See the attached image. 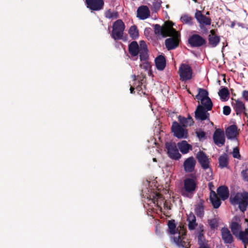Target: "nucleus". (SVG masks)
Wrapping results in <instances>:
<instances>
[{"label": "nucleus", "mask_w": 248, "mask_h": 248, "mask_svg": "<svg viewBox=\"0 0 248 248\" xmlns=\"http://www.w3.org/2000/svg\"><path fill=\"white\" fill-rule=\"evenodd\" d=\"M192 177L186 178L184 180L183 186L181 193L182 196L191 198L197 188V177L191 174Z\"/></svg>", "instance_id": "nucleus-1"}, {"label": "nucleus", "mask_w": 248, "mask_h": 248, "mask_svg": "<svg viewBox=\"0 0 248 248\" xmlns=\"http://www.w3.org/2000/svg\"><path fill=\"white\" fill-rule=\"evenodd\" d=\"M230 201L232 204L238 205L240 210L244 213L248 206V192H237L233 196L231 195Z\"/></svg>", "instance_id": "nucleus-2"}, {"label": "nucleus", "mask_w": 248, "mask_h": 248, "mask_svg": "<svg viewBox=\"0 0 248 248\" xmlns=\"http://www.w3.org/2000/svg\"><path fill=\"white\" fill-rule=\"evenodd\" d=\"M154 33L157 36H161L163 38L172 36L176 32V30L172 27V25L170 22H165L164 25L161 26L159 24L153 25Z\"/></svg>", "instance_id": "nucleus-3"}, {"label": "nucleus", "mask_w": 248, "mask_h": 248, "mask_svg": "<svg viewBox=\"0 0 248 248\" xmlns=\"http://www.w3.org/2000/svg\"><path fill=\"white\" fill-rule=\"evenodd\" d=\"M230 228L233 234L235 236L238 235L239 239L244 245V248H247V246L248 245V228L244 232L240 231L241 226L236 222H232Z\"/></svg>", "instance_id": "nucleus-4"}, {"label": "nucleus", "mask_w": 248, "mask_h": 248, "mask_svg": "<svg viewBox=\"0 0 248 248\" xmlns=\"http://www.w3.org/2000/svg\"><path fill=\"white\" fill-rule=\"evenodd\" d=\"M125 29L124 23L121 19H118L114 22L111 36L115 40L122 39Z\"/></svg>", "instance_id": "nucleus-5"}, {"label": "nucleus", "mask_w": 248, "mask_h": 248, "mask_svg": "<svg viewBox=\"0 0 248 248\" xmlns=\"http://www.w3.org/2000/svg\"><path fill=\"white\" fill-rule=\"evenodd\" d=\"M171 130L174 136L178 139H186L188 137L187 129L176 121L172 123Z\"/></svg>", "instance_id": "nucleus-6"}, {"label": "nucleus", "mask_w": 248, "mask_h": 248, "mask_svg": "<svg viewBox=\"0 0 248 248\" xmlns=\"http://www.w3.org/2000/svg\"><path fill=\"white\" fill-rule=\"evenodd\" d=\"M194 17L199 23L200 29L205 32L207 31L205 26L211 25V19L203 15L202 11L198 10H196Z\"/></svg>", "instance_id": "nucleus-7"}, {"label": "nucleus", "mask_w": 248, "mask_h": 248, "mask_svg": "<svg viewBox=\"0 0 248 248\" xmlns=\"http://www.w3.org/2000/svg\"><path fill=\"white\" fill-rule=\"evenodd\" d=\"M196 158L202 169L206 170L210 169V170L212 171V169L210 167L211 159L204 152L202 151H199L196 155Z\"/></svg>", "instance_id": "nucleus-8"}, {"label": "nucleus", "mask_w": 248, "mask_h": 248, "mask_svg": "<svg viewBox=\"0 0 248 248\" xmlns=\"http://www.w3.org/2000/svg\"><path fill=\"white\" fill-rule=\"evenodd\" d=\"M193 71L189 65L185 63L181 64L179 69L180 80L186 81L190 80L192 77Z\"/></svg>", "instance_id": "nucleus-9"}, {"label": "nucleus", "mask_w": 248, "mask_h": 248, "mask_svg": "<svg viewBox=\"0 0 248 248\" xmlns=\"http://www.w3.org/2000/svg\"><path fill=\"white\" fill-rule=\"evenodd\" d=\"M165 148L167 150L168 156L171 159L178 160L181 157V155L179 153L176 143L173 142H167Z\"/></svg>", "instance_id": "nucleus-10"}, {"label": "nucleus", "mask_w": 248, "mask_h": 248, "mask_svg": "<svg viewBox=\"0 0 248 248\" xmlns=\"http://www.w3.org/2000/svg\"><path fill=\"white\" fill-rule=\"evenodd\" d=\"M188 42L191 47H200L206 44V40L198 34H194L189 36Z\"/></svg>", "instance_id": "nucleus-11"}, {"label": "nucleus", "mask_w": 248, "mask_h": 248, "mask_svg": "<svg viewBox=\"0 0 248 248\" xmlns=\"http://www.w3.org/2000/svg\"><path fill=\"white\" fill-rule=\"evenodd\" d=\"M170 37H171L166 39L165 41L166 47L168 50L177 48L180 41V35L176 31V32Z\"/></svg>", "instance_id": "nucleus-12"}, {"label": "nucleus", "mask_w": 248, "mask_h": 248, "mask_svg": "<svg viewBox=\"0 0 248 248\" xmlns=\"http://www.w3.org/2000/svg\"><path fill=\"white\" fill-rule=\"evenodd\" d=\"M213 139L217 146L220 147L224 145L225 142L224 131L220 128L217 129L214 133Z\"/></svg>", "instance_id": "nucleus-13"}, {"label": "nucleus", "mask_w": 248, "mask_h": 248, "mask_svg": "<svg viewBox=\"0 0 248 248\" xmlns=\"http://www.w3.org/2000/svg\"><path fill=\"white\" fill-rule=\"evenodd\" d=\"M85 3L88 8L94 11L103 9L104 5L103 0H85Z\"/></svg>", "instance_id": "nucleus-14"}, {"label": "nucleus", "mask_w": 248, "mask_h": 248, "mask_svg": "<svg viewBox=\"0 0 248 248\" xmlns=\"http://www.w3.org/2000/svg\"><path fill=\"white\" fill-rule=\"evenodd\" d=\"M202 106L199 105L195 111V118L197 120L204 121L209 119V113Z\"/></svg>", "instance_id": "nucleus-15"}, {"label": "nucleus", "mask_w": 248, "mask_h": 248, "mask_svg": "<svg viewBox=\"0 0 248 248\" xmlns=\"http://www.w3.org/2000/svg\"><path fill=\"white\" fill-rule=\"evenodd\" d=\"M186 233V232H185L181 235L180 232H179L178 236L173 237L174 242L179 248H189L190 246L189 242L185 240Z\"/></svg>", "instance_id": "nucleus-16"}, {"label": "nucleus", "mask_w": 248, "mask_h": 248, "mask_svg": "<svg viewBox=\"0 0 248 248\" xmlns=\"http://www.w3.org/2000/svg\"><path fill=\"white\" fill-rule=\"evenodd\" d=\"M232 105L237 115H240L246 110L245 104L239 99L232 98Z\"/></svg>", "instance_id": "nucleus-17"}, {"label": "nucleus", "mask_w": 248, "mask_h": 248, "mask_svg": "<svg viewBox=\"0 0 248 248\" xmlns=\"http://www.w3.org/2000/svg\"><path fill=\"white\" fill-rule=\"evenodd\" d=\"M196 164V160L193 156H190L186 159L183 164L185 172L187 173L192 172L195 170Z\"/></svg>", "instance_id": "nucleus-18"}, {"label": "nucleus", "mask_w": 248, "mask_h": 248, "mask_svg": "<svg viewBox=\"0 0 248 248\" xmlns=\"http://www.w3.org/2000/svg\"><path fill=\"white\" fill-rule=\"evenodd\" d=\"M222 240L225 244H231L233 241V238L229 230L226 227H223L221 230Z\"/></svg>", "instance_id": "nucleus-19"}, {"label": "nucleus", "mask_w": 248, "mask_h": 248, "mask_svg": "<svg viewBox=\"0 0 248 248\" xmlns=\"http://www.w3.org/2000/svg\"><path fill=\"white\" fill-rule=\"evenodd\" d=\"M225 134L228 139H235L238 135L237 127L236 125L233 124L229 126L225 131Z\"/></svg>", "instance_id": "nucleus-20"}, {"label": "nucleus", "mask_w": 248, "mask_h": 248, "mask_svg": "<svg viewBox=\"0 0 248 248\" xmlns=\"http://www.w3.org/2000/svg\"><path fill=\"white\" fill-rule=\"evenodd\" d=\"M150 12L147 6H141L137 10V17L140 19L144 20L148 18Z\"/></svg>", "instance_id": "nucleus-21"}, {"label": "nucleus", "mask_w": 248, "mask_h": 248, "mask_svg": "<svg viewBox=\"0 0 248 248\" xmlns=\"http://www.w3.org/2000/svg\"><path fill=\"white\" fill-rule=\"evenodd\" d=\"M139 53L140 54L141 61H146L148 60V54L147 47L145 42L143 41L140 42V49Z\"/></svg>", "instance_id": "nucleus-22"}, {"label": "nucleus", "mask_w": 248, "mask_h": 248, "mask_svg": "<svg viewBox=\"0 0 248 248\" xmlns=\"http://www.w3.org/2000/svg\"><path fill=\"white\" fill-rule=\"evenodd\" d=\"M195 213L197 216L202 218L204 215V201L201 200L195 206Z\"/></svg>", "instance_id": "nucleus-23"}, {"label": "nucleus", "mask_w": 248, "mask_h": 248, "mask_svg": "<svg viewBox=\"0 0 248 248\" xmlns=\"http://www.w3.org/2000/svg\"><path fill=\"white\" fill-rule=\"evenodd\" d=\"M217 194L223 201L227 199L229 196L228 188L225 186H219L217 189Z\"/></svg>", "instance_id": "nucleus-24"}, {"label": "nucleus", "mask_w": 248, "mask_h": 248, "mask_svg": "<svg viewBox=\"0 0 248 248\" xmlns=\"http://www.w3.org/2000/svg\"><path fill=\"white\" fill-rule=\"evenodd\" d=\"M229 158L228 155L224 153L218 157L219 167L221 169L229 168Z\"/></svg>", "instance_id": "nucleus-25"}, {"label": "nucleus", "mask_w": 248, "mask_h": 248, "mask_svg": "<svg viewBox=\"0 0 248 248\" xmlns=\"http://www.w3.org/2000/svg\"><path fill=\"white\" fill-rule=\"evenodd\" d=\"M177 146L183 154H186L188 153L190 150H192V146L188 144L186 140H183L181 142H178L177 143Z\"/></svg>", "instance_id": "nucleus-26"}, {"label": "nucleus", "mask_w": 248, "mask_h": 248, "mask_svg": "<svg viewBox=\"0 0 248 248\" xmlns=\"http://www.w3.org/2000/svg\"><path fill=\"white\" fill-rule=\"evenodd\" d=\"M155 63L156 68L158 70H163L166 65V61L165 57L163 55H159L155 58Z\"/></svg>", "instance_id": "nucleus-27"}, {"label": "nucleus", "mask_w": 248, "mask_h": 248, "mask_svg": "<svg viewBox=\"0 0 248 248\" xmlns=\"http://www.w3.org/2000/svg\"><path fill=\"white\" fill-rule=\"evenodd\" d=\"M210 200L214 208L217 209L221 205V202L220 200L214 191H211L210 192Z\"/></svg>", "instance_id": "nucleus-28"}, {"label": "nucleus", "mask_w": 248, "mask_h": 248, "mask_svg": "<svg viewBox=\"0 0 248 248\" xmlns=\"http://www.w3.org/2000/svg\"><path fill=\"white\" fill-rule=\"evenodd\" d=\"M140 46H139L138 43L134 41L132 42L128 46V51L132 56H137L139 52Z\"/></svg>", "instance_id": "nucleus-29"}, {"label": "nucleus", "mask_w": 248, "mask_h": 248, "mask_svg": "<svg viewBox=\"0 0 248 248\" xmlns=\"http://www.w3.org/2000/svg\"><path fill=\"white\" fill-rule=\"evenodd\" d=\"M187 221H188V227L189 230H193L198 226L196 222V218L194 214L191 212L188 216Z\"/></svg>", "instance_id": "nucleus-30"}, {"label": "nucleus", "mask_w": 248, "mask_h": 248, "mask_svg": "<svg viewBox=\"0 0 248 248\" xmlns=\"http://www.w3.org/2000/svg\"><path fill=\"white\" fill-rule=\"evenodd\" d=\"M208 44L212 47H216L220 42V38L219 36L208 35Z\"/></svg>", "instance_id": "nucleus-31"}, {"label": "nucleus", "mask_w": 248, "mask_h": 248, "mask_svg": "<svg viewBox=\"0 0 248 248\" xmlns=\"http://www.w3.org/2000/svg\"><path fill=\"white\" fill-rule=\"evenodd\" d=\"M153 201L154 203L156 204L157 207L161 208V205L163 202L164 198L162 194L156 193L153 196Z\"/></svg>", "instance_id": "nucleus-32"}, {"label": "nucleus", "mask_w": 248, "mask_h": 248, "mask_svg": "<svg viewBox=\"0 0 248 248\" xmlns=\"http://www.w3.org/2000/svg\"><path fill=\"white\" fill-rule=\"evenodd\" d=\"M218 95L223 101H227L230 96L229 91L227 87H223L218 92Z\"/></svg>", "instance_id": "nucleus-33"}, {"label": "nucleus", "mask_w": 248, "mask_h": 248, "mask_svg": "<svg viewBox=\"0 0 248 248\" xmlns=\"http://www.w3.org/2000/svg\"><path fill=\"white\" fill-rule=\"evenodd\" d=\"M201 103L202 106L205 108L207 110H211L213 108V103L211 99L208 97L205 99H201Z\"/></svg>", "instance_id": "nucleus-34"}, {"label": "nucleus", "mask_w": 248, "mask_h": 248, "mask_svg": "<svg viewBox=\"0 0 248 248\" xmlns=\"http://www.w3.org/2000/svg\"><path fill=\"white\" fill-rule=\"evenodd\" d=\"M219 219L217 217H214L212 219H208L207 222L211 230H215L217 229Z\"/></svg>", "instance_id": "nucleus-35"}, {"label": "nucleus", "mask_w": 248, "mask_h": 248, "mask_svg": "<svg viewBox=\"0 0 248 248\" xmlns=\"http://www.w3.org/2000/svg\"><path fill=\"white\" fill-rule=\"evenodd\" d=\"M208 97V92L207 90L202 88H198V93L196 96V98L199 100L205 99Z\"/></svg>", "instance_id": "nucleus-36"}, {"label": "nucleus", "mask_w": 248, "mask_h": 248, "mask_svg": "<svg viewBox=\"0 0 248 248\" xmlns=\"http://www.w3.org/2000/svg\"><path fill=\"white\" fill-rule=\"evenodd\" d=\"M128 33L132 39L135 40L138 38L139 34L137 26L136 25L132 26L129 29Z\"/></svg>", "instance_id": "nucleus-37"}, {"label": "nucleus", "mask_w": 248, "mask_h": 248, "mask_svg": "<svg viewBox=\"0 0 248 248\" xmlns=\"http://www.w3.org/2000/svg\"><path fill=\"white\" fill-rule=\"evenodd\" d=\"M181 22L186 24L192 25L193 24V18L188 14H184L181 17Z\"/></svg>", "instance_id": "nucleus-38"}, {"label": "nucleus", "mask_w": 248, "mask_h": 248, "mask_svg": "<svg viewBox=\"0 0 248 248\" xmlns=\"http://www.w3.org/2000/svg\"><path fill=\"white\" fill-rule=\"evenodd\" d=\"M178 120L181 124V125L184 127L192 125L191 124V120L190 118L186 119L185 117L179 116L178 117Z\"/></svg>", "instance_id": "nucleus-39"}, {"label": "nucleus", "mask_w": 248, "mask_h": 248, "mask_svg": "<svg viewBox=\"0 0 248 248\" xmlns=\"http://www.w3.org/2000/svg\"><path fill=\"white\" fill-rule=\"evenodd\" d=\"M202 232V231L199 232L198 235V244L199 246V247L208 244V241L206 240Z\"/></svg>", "instance_id": "nucleus-40"}, {"label": "nucleus", "mask_w": 248, "mask_h": 248, "mask_svg": "<svg viewBox=\"0 0 248 248\" xmlns=\"http://www.w3.org/2000/svg\"><path fill=\"white\" fill-rule=\"evenodd\" d=\"M105 16L108 19H116L119 16L117 12H112L110 9L107 10L105 13Z\"/></svg>", "instance_id": "nucleus-41"}, {"label": "nucleus", "mask_w": 248, "mask_h": 248, "mask_svg": "<svg viewBox=\"0 0 248 248\" xmlns=\"http://www.w3.org/2000/svg\"><path fill=\"white\" fill-rule=\"evenodd\" d=\"M169 232L171 234H174L176 233V224L174 220H169L168 222Z\"/></svg>", "instance_id": "nucleus-42"}, {"label": "nucleus", "mask_w": 248, "mask_h": 248, "mask_svg": "<svg viewBox=\"0 0 248 248\" xmlns=\"http://www.w3.org/2000/svg\"><path fill=\"white\" fill-rule=\"evenodd\" d=\"M141 80H142L141 79H139V84L137 86H136L135 88L140 95H141V94H143L144 95H147V94L146 93V92L142 90V82H141Z\"/></svg>", "instance_id": "nucleus-43"}, {"label": "nucleus", "mask_w": 248, "mask_h": 248, "mask_svg": "<svg viewBox=\"0 0 248 248\" xmlns=\"http://www.w3.org/2000/svg\"><path fill=\"white\" fill-rule=\"evenodd\" d=\"M153 7L155 11H158L161 7V1L159 0H154Z\"/></svg>", "instance_id": "nucleus-44"}, {"label": "nucleus", "mask_w": 248, "mask_h": 248, "mask_svg": "<svg viewBox=\"0 0 248 248\" xmlns=\"http://www.w3.org/2000/svg\"><path fill=\"white\" fill-rule=\"evenodd\" d=\"M232 154L234 158L240 159L241 155H240L239 150L238 147H235L233 149Z\"/></svg>", "instance_id": "nucleus-45"}, {"label": "nucleus", "mask_w": 248, "mask_h": 248, "mask_svg": "<svg viewBox=\"0 0 248 248\" xmlns=\"http://www.w3.org/2000/svg\"><path fill=\"white\" fill-rule=\"evenodd\" d=\"M241 176L245 181L248 182V169L242 170Z\"/></svg>", "instance_id": "nucleus-46"}, {"label": "nucleus", "mask_w": 248, "mask_h": 248, "mask_svg": "<svg viewBox=\"0 0 248 248\" xmlns=\"http://www.w3.org/2000/svg\"><path fill=\"white\" fill-rule=\"evenodd\" d=\"M141 68L145 69V70H148L151 68V65L149 62L146 61L143 62L142 63L140 64Z\"/></svg>", "instance_id": "nucleus-47"}, {"label": "nucleus", "mask_w": 248, "mask_h": 248, "mask_svg": "<svg viewBox=\"0 0 248 248\" xmlns=\"http://www.w3.org/2000/svg\"><path fill=\"white\" fill-rule=\"evenodd\" d=\"M231 111V108L228 106H225L223 107V113L225 115H229Z\"/></svg>", "instance_id": "nucleus-48"}, {"label": "nucleus", "mask_w": 248, "mask_h": 248, "mask_svg": "<svg viewBox=\"0 0 248 248\" xmlns=\"http://www.w3.org/2000/svg\"><path fill=\"white\" fill-rule=\"evenodd\" d=\"M197 137L200 139H205L206 138L205 133L204 131H200L196 132Z\"/></svg>", "instance_id": "nucleus-49"}, {"label": "nucleus", "mask_w": 248, "mask_h": 248, "mask_svg": "<svg viewBox=\"0 0 248 248\" xmlns=\"http://www.w3.org/2000/svg\"><path fill=\"white\" fill-rule=\"evenodd\" d=\"M242 96L246 101H248V91H243L242 93Z\"/></svg>", "instance_id": "nucleus-50"}, {"label": "nucleus", "mask_w": 248, "mask_h": 248, "mask_svg": "<svg viewBox=\"0 0 248 248\" xmlns=\"http://www.w3.org/2000/svg\"><path fill=\"white\" fill-rule=\"evenodd\" d=\"M135 85H134V84H133V85H130V93H135L134 90H135V89H136L135 88Z\"/></svg>", "instance_id": "nucleus-51"}, {"label": "nucleus", "mask_w": 248, "mask_h": 248, "mask_svg": "<svg viewBox=\"0 0 248 248\" xmlns=\"http://www.w3.org/2000/svg\"><path fill=\"white\" fill-rule=\"evenodd\" d=\"M210 34L209 35H212V36H218L216 34V31L215 30H211L210 31Z\"/></svg>", "instance_id": "nucleus-52"}, {"label": "nucleus", "mask_w": 248, "mask_h": 248, "mask_svg": "<svg viewBox=\"0 0 248 248\" xmlns=\"http://www.w3.org/2000/svg\"><path fill=\"white\" fill-rule=\"evenodd\" d=\"M186 118V119H189V118L191 119V124H193V123H194V121H193V120L192 118L191 117V116H190L189 114H188V115L187 117V118Z\"/></svg>", "instance_id": "nucleus-53"}, {"label": "nucleus", "mask_w": 248, "mask_h": 248, "mask_svg": "<svg viewBox=\"0 0 248 248\" xmlns=\"http://www.w3.org/2000/svg\"><path fill=\"white\" fill-rule=\"evenodd\" d=\"M199 248H210L208 246V245L207 244V245L203 246L202 247H199Z\"/></svg>", "instance_id": "nucleus-54"}, {"label": "nucleus", "mask_w": 248, "mask_h": 248, "mask_svg": "<svg viewBox=\"0 0 248 248\" xmlns=\"http://www.w3.org/2000/svg\"><path fill=\"white\" fill-rule=\"evenodd\" d=\"M235 24L234 23V22H232V23H231V28H233L235 26Z\"/></svg>", "instance_id": "nucleus-55"}, {"label": "nucleus", "mask_w": 248, "mask_h": 248, "mask_svg": "<svg viewBox=\"0 0 248 248\" xmlns=\"http://www.w3.org/2000/svg\"><path fill=\"white\" fill-rule=\"evenodd\" d=\"M133 80L136 82V80H137L136 76L135 75L133 76Z\"/></svg>", "instance_id": "nucleus-56"}, {"label": "nucleus", "mask_w": 248, "mask_h": 248, "mask_svg": "<svg viewBox=\"0 0 248 248\" xmlns=\"http://www.w3.org/2000/svg\"><path fill=\"white\" fill-rule=\"evenodd\" d=\"M209 187L211 188V186H213L212 184L211 183H210L209 184Z\"/></svg>", "instance_id": "nucleus-57"}, {"label": "nucleus", "mask_w": 248, "mask_h": 248, "mask_svg": "<svg viewBox=\"0 0 248 248\" xmlns=\"http://www.w3.org/2000/svg\"><path fill=\"white\" fill-rule=\"evenodd\" d=\"M153 160V161L154 162H156L157 161L156 159L155 158H154Z\"/></svg>", "instance_id": "nucleus-58"}, {"label": "nucleus", "mask_w": 248, "mask_h": 248, "mask_svg": "<svg viewBox=\"0 0 248 248\" xmlns=\"http://www.w3.org/2000/svg\"><path fill=\"white\" fill-rule=\"evenodd\" d=\"M243 113H244L245 115L248 117V114L247 113H245V112Z\"/></svg>", "instance_id": "nucleus-59"}, {"label": "nucleus", "mask_w": 248, "mask_h": 248, "mask_svg": "<svg viewBox=\"0 0 248 248\" xmlns=\"http://www.w3.org/2000/svg\"><path fill=\"white\" fill-rule=\"evenodd\" d=\"M209 12H207L206 13V15H209Z\"/></svg>", "instance_id": "nucleus-60"}, {"label": "nucleus", "mask_w": 248, "mask_h": 248, "mask_svg": "<svg viewBox=\"0 0 248 248\" xmlns=\"http://www.w3.org/2000/svg\"><path fill=\"white\" fill-rule=\"evenodd\" d=\"M195 2H197L198 0H193Z\"/></svg>", "instance_id": "nucleus-61"}, {"label": "nucleus", "mask_w": 248, "mask_h": 248, "mask_svg": "<svg viewBox=\"0 0 248 248\" xmlns=\"http://www.w3.org/2000/svg\"><path fill=\"white\" fill-rule=\"evenodd\" d=\"M248 126V124H247Z\"/></svg>", "instance_id": "nucleus-62"}]
</instances>
